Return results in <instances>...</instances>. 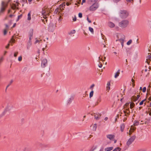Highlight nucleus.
<instances>
[{
    "label": "nucleus",
    "instance_id": "nucleus-1",
    "mask_svg": "<svg viewBox=\"0 0 151 151\" xmlns=\"http://www.w3.org/2000/svg\"><path fill=\"white\" fill-rule=\"evenodd\" d=\"M117 37L118 39L116 40V41L119 42L121 43L123 48L124 46V42L125 39V36L122 34H118L117 35Z\"/></svg>",
    "mask_w": 151,
    "mask_h": 151
},
{
    "label": "nucleus",
    "instance_id": "nucleus-2",
    "mask_svg": "<svg viewBox=\"0 0 151 151\" xmlns=\"http://www.w3.org/2000/svg\"><path fill=\"white\" fill-rule=\"evenodd\" d=\"M118 14L119 17L121 18L125 19L128 16L129 13L127 11L122 10L119 12Z\"/></svg>",
    "mask_w": 151,
    "mask_h": 151
},
{
    "label": "nucleus",
    "instance_id": "nucleus-3",
    "mask_svg": "<svg viewBox=\"0 0 151 151\" xmlns=\"http://www.w3.org/2000/svg\"><path fill=\"white\" fill-rule=\"evenodd\" d=\"M49 9L45 6H44L42 9V14L43 16V17L46 19L45 21L46 22L47 21V19H46V18H47V16L49 14Z\"/></svg>",
    "mask_w": 151,
    "mask_h": 151
},
{
    "label": "nucleus",
    "instance_id": "nucleus-4",
    "mask_svg": "<svg viewBox=\"0 0 151 151\" xmlns=\"http://www.w3.org/2000/svg\"><path fill=\"white\" fill-rule=\"evenodd\" d=\"M129 24V21L127 20H124L119 23V26L122 28H124L127 26Z\"/></svg>",
    "mask_w": 151,
    "mask_h": 151
},
{
    "label": "nucleus",
    "instance_id": "nucleus-5",
    "mask_svg": "<svg viewBox=\"0 0 151 151\" xmlns=\"http://www.w3.org/2000/svg\"><path fill=\"white\" fill-rule=\"evenodd\" d=\"M8 3L2 1L1 4V7L0 11V15L3 13L5 10L6 7L7 6Z\"/></svg>",
    "mask_w": 151,
    "mask_h": 151
},
{
    "label": "nucleus",
    "instance_id": "nucleus-6",
    "mask_svg": "<svg viewBox=\"0 0 151 151\" xmlns=\"http://www.w3.org/2000/svg\"><path fill=\"white\" fill-rule=\"evenodd\" d=\"M98 7L99 5L98 3H93L90 7L89 10L91 11H94Z\"/></svg>",
    "mask_w": 151,
    "mask_h": 151
},
{
    "label": "nucleus",
    "instance_id": "nucleus-7",
    "mask_svg": "<svg viewBox=\"0 0 151 151\" xmlns=\"http://www.w3.org/2000/svg\"><path fill=\"white\" fill-rule=\"evenodd\" d=\"M136 137L133 136L131 137L127 142V145L128 146H129L134 141Z\"/></svg>",
    "mask_w": 151,
    "mask_h": 151
},
{
    "label": "nucleus",
    "instance_id": "nucleus-8",
    "mask_svg": "<svg viewBox=\"0 0 151 151\" xmlns=\"http://www.w3.org/2000/svg\"><path fill=\"white\" fill-rule=\"evenodd\" d=\"M13 106L10 104H8L4 110L6 112L9 111H11L13 108Z\"/></svg>",
    "mask_w": 151,
    "mask_h": 151
},
{
    "label": "nucleus",
    "instance_id": "nucleus-9",
    "mask_svg": "<svg viewBox=\"0 0 151 151\" xmlns=\"http://www.w3.org/2000/svg\"><path fill=\"white\" fill-rule=\"evenodd\" d=\"M33 34V29H31L30 30L29 33V40L28 41H31V39L32 38V36Z\"/></svg>",
    "mask_w": 151,
    "mask_h": 151
},
{
    "label": "nucleus",
    "instance_id": "nucleus-10",
    "mask_svg": "<svg viewBox=\"0 0 151 151\" xmlns=\"http://www.w3.org/2000/svg\"><path fill=\"white\" fill-rule=\"evenodd\" d=\"M47 60L46 59H44L43 60L42 62L41 66L43 68H44L45 67L46 65L47 64Z\"/></svg>",
    "mask_w": 151,
    "mask_h": 151
},
{
    "label": "nucleus",
    "instance_id": "nucleus-11",
    "mask_svg": "<svg viewBox=\"0 0 151 151\" xmlns=\"http://www.w3.org/2000/svg\"><path fill=\"white\" fill-rule=\"evenodd\" d=\"M106 137L111 140H113L115 136L114 134H109L106 135Z\"/></svg>",
    "mask_w": 151,
    "mask_h": 151
},
{
    "label": "nucleus",
    "instance_id": "nucleus-12",
    "mask_svg": "<svg viewBox=\"0 0 151 151\" xmlns=\"http://www.w3.org/2000/svg\"><path fill=\"white\" fill-rule=\"evenodd\" d=\"M73 99V96H70L67 100V104H69L71 103Z\"/></svg>",
    "mask_w": 151,
    "mask_h": 151
},
{
    "label": "nucleus",
    "instance_id": "nucleus-13",
    "mask_svg": "<svg viewBox=\"0 0 151 151\" xmlns=\"http://www.w3.org/2000/svg\"><path fill=\"white\" fill-rule=\"evenodd\" d=\"M101 116V114L98 113L96 114H94V116L96 119H99Z\"/></svg>",
    "mask_w": 151,
    "mask_h": 151
},
{
    "label": "nucleus",
    "instance_id": "nucleus-14",
    "mask_svg": "<svg viewBox=\"0 0 151 151\" xmlns=\"http://www.w3.org/2000/svg\"><path fill=\"white\" fill-rule=\"evenodd\" d=\"M124 113L125 114V116H127L130 114V111L129 110V109H126L125 111H124Z\"/></svg>",
    "mask_w": 151,
    "mask_h": 151
},
{
    "label": "nucleus",
    "instance_id": "nucleus-15",
    "mask_svg": "<svg viewBox=\"0 0 151 151\" xmlns=\"http://www.w3.org/2000/svg\"><path fill=\"white\" fill-rule=\"evenodd\" d=\"M101 98L100 96H99L97 99V101L95 102V106H97L99 104V103L101 101Z\"/></svg>",
    "mask_w": 151,
    "mask_h": 151
},
{
    "label": "nucleus",
    "instance_id": "nucleus-16",
    "mask_svg": "<svg viewBox=\"0 0 151 151\" xmlns=\"http://www.w3.org/2000/svg\"><path fill=\"white\" fill-rule=\"evenodd\" d=\"M32 45V42L28 41L27 45V50L29 49Z\"/></svg>",
    "mask_w": 151,
    "mask_h": 151
},
{
    "label": "nucleus",
    "instance_id": "nucleus-17",
    "mask_svg": "<svg viewBox=\"0 0 151 151\" xmlns=\"http://www.w3.org/2000/svg\"><path fill=\"white\" fill-rule=\"evenodd\" d=\"M108 25L110 28H113L115 26L114 24L111 22H109L108 23Z\"/></svg>",
    "mask_w": 151,
    "mask_h": 151
},
{
    "label": "nucleus",
    "instance_id": "nucleus-18",
    "mask_svg": "<svg viewBox=\"0 0 151 151\" xmlns=\"http://www.w3.org/2000/svg\"><path fill=\"white\" fill-rule=\"evenodd\" d=\"M97 127V125L96 124H94L92 126V129L94 131H95Z\"/></svg>",
    "mask_w": 151,
    "mask_h": 151
},
{
    "label": "nucleus",
    "instance_id": "nucleus-19",
    "mask_svg": "<svg viewBox=\"0 0 151 151\" xmlns=\"http://www.w3.org/2000/svg\"><path fill=\"white\" fill-rule=\"evenodd\" d=\"M11 7L12 9L14 10L17 8V6L15 4H13L11 5Z\"/></svg>",
    "mask_w": 151,
    "mask_h": 151
},
{
    "label": "nucleus",
    "instance_id": "nucleus-20",
    "mask_svg": "<svg viewBox=\"0 0 151 151\" xmlns=\"http://www.w3.org/2000/svg\"><path fill=\"white\" fill-rule=\"evenodd\" d=\"M131 99L134 101H136L138 100V99L137 98L136 96H132Z\"/></svg>",
    "mask_w": 151,
    "mask_h": 151
},
{
    "label": "nucleus",
    "instance_id": "nucleus-21",
    "mask_svg": "<svg viewBox=\"0 0 151 151\" xmlns=\"http://www.w3.org/2000/svg\"><path fill=\"white\" fill-rule=\"evenodd\" d=\"M23 151H32V150L30 148L26 147L24 148Z\"/></svg>",
    "mask_w": 151,
    "mask_h": 151
},
{
    "label": "nucleus",
    "instance_id": "nucleus-22",
    "mask_svg": "<svg viewBox=\"0 0 151 151\" xmlns=\"http://www.w3.org/2000/svg\"><path fill=\"white\" fill-rule=\"evenodd\" d=\"M113 148L112 147H107L105 149V151H110L112 150L113 149Z\"/></svg>",
    "mask_w": 151,
    "mask_h": 151
},
{
    "label": "nucleus",
    "instance_id": "nucleus-23",
    "mask_svg": "<svg viewBox=\"0 0 151 151\" xmlns=\"http://www.w3.org/2000/svg\"><path fill=\"white\" fill-rule=\"evenodd\" d=\"M120 73V70H118L117 72L115 73L114 77L115 78H116L118 76H119V75Z\"/></svg>",
    "mask_w": 151,
    "mask_h": 151
},
{
    "label": "nucleus",
    "instance_id": "nucleus-24",
    "mask_svg": "<svg viewBox=\"0 0 151 151\" xmlns=\"http://www.w3.org/2000/svg\"><path fill=\"white\" fill-rule=\"evenodd\" d=\"M31 19V12H30L27 15V19L28 20H30Z\"/></svg>",
    "mask_w": 151,
    "mask_h": 151
},
{
    "label": "nucleus",
    "instance_id": "nucleus-25",
    "mask_svg": "<svg viewBox=\"0 0 151 151\" xmlns=\"http://www.w3.org/2000/svg\"><path fill=\"white\" fill-rule=\"evenodd\" d=\"M76 32V31L75 30H71L70 32H69L68 34L69 35H71L73 34H74Z\"/></svg>",
    "mask_w": 151,
    "mask_h": 151
},
{
    "label": "nucleus",
    "instance_id": "nucleus-26",
    "mask_svg": "<svg viewBox=\"0 0 151 151\" xmlns=\"http://www.w3.org/2000/svg\"><path fill=\"white\" fill-rule=\"evenodd\" d=\"M124 127L125 126L124 124H122L121 125V130L122 132L123 131Z\"/></svg>",
    "mask_w": 151,
    "mask_h": 151
},
{
    "label": "nucleus",
    "instance_id": "nucleus-27",
    "mask_svg": "<svg viewBox=\"0 0 151 151\" xmlns=\"http://www.w3.org/2000/svg\"><path fill=\"white\" fill-rule=\"evenodd\" d=\"M98 0H88L89 2H91L92 3H97V1Z\"/></svg>",
    "mask_w": 151,
    "mask_h": 151
},
{
    "label": "nucleus",
    "instance_id": "nucleus-28",
    "mask_svg": "<svg viewBox=\"0 0 151 151\" xmlns=\"http://www.w3.org/2000/svg\"><path fill=\"white\" fill-rule=\"evenodd\" d=\"M93 91H92L89 94V97L90 98H91V97H92L93 95Z\"/></svg>",
    "mask_w": 151,
    "mask_h": 151
},
{
    "label": "nucleus",
    "instance_id": "nucleus-29",
    "mask_svg": "<svg viewBox=\"0 0 151 151\" xmlns=\"http://www.w3.org/2000/svg\"><path fill=\"white\" fill-rule=\"evenodd\" d=\"M89 30L91 32V33L93 34L94 33L93 29V28L89 27Z\"/></svg>",
    "mask_w": 151,
    "mask_h": 151
},
{
    "label": "nucleus",
    "instance_id": "nucleus-30",
    "mask_svg": "<svg viewBox=\"0 0 151 151\" xmlns=\"http://www.w3.org/2000/svg\"><path fill=\"white\" fill-rule=\"evenodd\" d=\"M118 150L119 151H121V149L119 147H117L115 148L114 150H113V151H117Z\"/></svg>",
    "mask_w": 151,
    "mask_h": 151
},
{
    "label": "nucleus",
    "instance_id": "nucleus-31",
    "mask_svg": "<svg viewBox=\"0 0 151 151\" xmlns=\"http://www.w3.org/2000/svg\"><path fill=\"white\" fill-rule=\"evenodd\" d=\"M134 106V104L133 103H130V106L131 109Z\"/></svg>",
    "mask_w": 151,
    "mask_h": 151
},
{
    "label": "nucleus",
    "instance_id": "nucleus-32",
    "mask_svg": "<svg viewBox=\"0 0 151 151\" xmlns=\"http://www.w3.org/2000/svg\"><path fill=\"white\" fill-rule=\"evenodd\" d=\"M35 39L36 40L34 42V44H37V43H39L40 42L42 41L41 40H37V38H36Z\"/></svg>",
    "mask_w": 151,
    "mask_h": 151
},
{
    "label": "nucleus",
    "instance_id": "nucleus-33",
    "mask_svg": "<svg viewBox=\"0 0 151 151\" xmlns=\"http://www.w3.org/2000/svg\"><path fill=\"white\" fill-rule=\"evenodd\" d=\"M139 122L138 121H134V125L135 126H137L139 124Z\"/></svg>",
    "mask_w": 151,
    "mask_h": 151
},
{
    "label": "nucleus",
    "instance_id": "nucleus-34",
    "mask_svg": "<svg viewBox=\"0 0 151 151\" xmlns=\"http://www.w3.org/2000/svg\"><path fill=\"white\" fill-rule=\"evenodd\" d=\"M151 59V54L148 55L147 57V60H150Z\"/></svg>",
    "mask_w": 151,
    "mask_h": 151
},
{
    "label": "nucleus",
    "instance_id": "nucleus-35",
    "mask_svg": "<svg viewBox=\"0 0 151 151\" xmlns=\"http://www.w3.org/2000/svg\"><path fill=\"white\" fill-rule=\"evenodd\" d=\"M132 41L131 40H129L127 43V45H129L132 42Z\"/></svg>",
    "mask_w": 151,
    "mask_h": 151
},
{
    "label": "nucleus",
    "instance_id": "nucleus-36",
    "mask_svg": "<svg viewBox=\"0 0 151 151\" xmlns=\"http://www.w3.org/2000/svg\"><path fill=\"white\" fill-rule=\"evenodd\" d=\"M13 80H11L9 83V84H8V86H7L6 87V89H7V88L10 85H11V84L13 83Z\"/></svg>",
    "mask_w": 151,
    "mask_h": 151
},
{
    "label": "nucleus",
    "instance_id": "nucleus-37",
    "mask_svg": "<svg viewBox=\"0 0 151 151\" xmlns=\"http://www.w3.org/2000/svg\"><path fill=\"white\" fill-rule=\"evenodd\" d=\"M6 111H4L0 115V117H2V116H4L5 114V113H6Z\"/></svg>",
    "mask_w": 151,
    "mask_h": 151
},
{
    "label": "nucleus",
    "instance_id": "nucleus-38",
    "mask_svg": "<svg viewBox=\"0 0 151 151\" xmlns=\"http://www.w3.org/2000/svg\"><path fill=\"white\" fill-rule=\"evenodd\" d=\"M145 100H146V99H144L143 100H142L141 101L139 104V105H142L143 104L144 102L145 101Z\"/></svg>",
    "mask_w": 151,
    "mask_h": 151
},
{
    "label": "nucleus",
    "instance_id": "nucleus-39",
    "mask_svg": "<svg viewBox=\"0 0 151 151\" xmlns=\"http://www.w3.org/2000/svg\"><path fill=\"white\" fill-rule=\"evenodd\" d=\"M22 17V15H20L18 16L17 19L16 20V21L17 22L19 20V19L20 18H21Z\"/></svg>",
    "mask_w": 151,
    "mask_h": 151
},
{
    "label": "nucleus",
    "instance_id": "nucleus-40",
    "mask_svg": "<svg viewBox=\"0 0 151 151\" xmlns=\"http://www.w3.org/2000/svg\"><path fill=\"white\" fill-rule=\"evenodd\" d=\"M146 87H143V89H142V91L144 93V92H145V91H146Z\"/></svg>",
    "mask_w": 151,
    "mask_h": 151
},
{
    "label": "nucleus",
    "instance_id": "nucleus-41",
    "mask_svg": "<svg viewBox=\"0 0 151 151\" xmlns=\"http://www.w3.org/2000/svg\"><path fill=\"white\" fill-rule=\"evenodd\" d=\"M78 17L80 18H81L82 17V14L81 13H80L78 14Z\"/></svg>",
    "mask_w": 151,
    "mask_h": 151
},
{
    "label": "nucleus",
    "instance_id": "nucleus-42",
    "mask_svg": "<svg viewBox=\"0 0 151 151\" xmlns=\"http://www.w3.org/2000/svg\"><path fill=\"white\" fill-rule=\"evenodd\" d=\"M7 29H4V35H5L6 34L7 32Z\"/></svg>",
    "mask_w": 151,
    "mask_h": 151
},
{
    "label": "nucleus",
    "instance_id": "nucleus-43",
    "mask_svg": "<svg viewBox=\"0 0 151 151\" xmlns=\"http://www.w3.org/2000/svg\"><path fill=\"white\" fill-rule=\"evenodd\" d=\"M18 60L19 61H21L22 60V57L21 56H20L18 58Z\"/></svg>",
    "mask_w": 151,
    "mask_h": 151
},
{
    "label": "nucleus",
    "instance_id": "nucleus-44",
    "mask_svg": "<svg viewBox=\"0 0 151 151\" xmlns=\"http://www.w3.org/2000/svg\"><path fill=\"white\" fill-rule=\"evenodd\" d=\"M73 20L74 21H76V18L75 16L73 18Z\"/></svg>",
    "mask_w": 151,
    "mask_h": 151
},
{
    "label": "nucleus",
    "instance_id": "nucleus-45",
    "mask_svg": "<svg viewBox=\"0 0 151 151\" xmlns=\"http://www.w3.org/2000/svg\"><path fill=\"white\" fill-rule=\"evenodd\" d=\"M121 0H113V1L115 3H117Z\"/></svg>",
    "mask_w": 151,
    "mask_h": 151
},
{
    "label": "nucleus",
    "instance_id": "nucleus-46",
    "mask_svg": "<svg viewBox=\"0 0 151 151\" xmlns=\"http://www.w3.org/2000/svg\"><path fill=\"white\" fill-rule=\"evenodd\" d=\"M15 41V40L13 38H12L10 42L14 43Z\"/></svg>",
    "mask_w": 151,
    "mask_h": 151
},
{
    "label": "nucleus",
    "instance_id": "nucleus-47",
    "mask_svg": "<svg viewBox=\"0 0 151 151\" xmlns=\"http://www.w3.org/2000/svg\"><path fill=\"white\" fill-rule=\"evenodd\" d=\"M87 21H88V22L89 23H91V20H89L88 17H87Z\"/></svg>",
    "mask_w": 151,
    "mask_h": 151
},
{
    "label": "nucleus",
    "instance_id": "nucleus-48",
    "mask_svg": "<svg viewBox=\"0 0 151 151\" xmlns=\"http://www.w3.org/2000/svg\"><path fill=\"white\" fill-rule=\"evenodd\" d=\"M18 53V52H16L14 54V56L15 57H17V56Z\"/></svg>",
    "mask_w": 151,
    "mask_h": 151
},
{
    "label": "nucleus",
    "instance_id": "nucleus-49",
    "mask_svg": "<svg viewBox=\"0 0 151 151\" xmlns=\"http://www.w3.org/2000/svg\"><path fill=\"white\" fill-rule=\"evenodd\" d=\"M99 67L100 68H101L102 66V65L101 63H99V65H98Z\"/></svg>",
    "mask_w": 151,
    "mask_h": 151
},
{
    "label": "nucleus",
    "instance_id": "nucleus-50",
    "mask_svg": "<svg viewBox=\"0 0 151 151\" xmlns=\"http://www.w3.org/2000/svg\"><path fill=\"white\" fill-rule=\"evenodd\" d=\"M110 82H108L107 84V86H110Z\"/></svg>",
    "mask_w": 151,
    "mask_h": 151
},
{
    "label": "nucleus",
    "instance_id": "nucleus-51",
    "mask_svg": "<svg viewBox=\"0 0 151 151\" xmlns=\"http://www.w3.org/2000/svg\"><path fill=\"white\" fill-rule=\"evenodd\" d=\"M94 84H93L92 85H91V86L90 87V88L91 89H92V88H93V87H94Z\"/></svg>",
    "mask_w": 151,
    "mask_h": 151
},
{
    "label": "nucleus",
    "instance_id": "nucleus-52",
    "mask_svg": "<svg viewBox=\"0 0 151 151\" xmlns=\"http://www.w3.org/2000/svg\"><path fill=\"white\" fill-rule=\"evenodd\" d=\"M106 88H107V90H109L110 89V86H106Z\"/></svg>",
    "mask_w": 151,
    "mask_h": 151
},
{
    "label": "nucleus",
    "instance_id": "nucleus-53",
    "mask_svg": "<svg viewBox=\"0 0 151 151\" xmlns=\"http://www.w3.org/2000/svg\"><path fill=\"white\" fill-rule=\"evenodd\" d=\"M128 2H131L133 1V0H126Z\"/></svg>",
    "mask_w": 151,
    "mask_h": 151
},
{
    "label": "nucleus",
    "instance_id": "nucleus-54",
    "mask_svg": "<svg viewBox=\"0 0 151 151\" xmlns=\"http://www.w3.org/2000/svg\"><path fill=\"white\" fill-rule=\"evenodd\" d=\"M6 28L5 29H7L9 28V27H8V25L7 24H6Z\"/></svg>",
    "mask_w": 151,
    "mask_h": 151
},
{
    "label": "nucleus",
    "instance_id": "nucleus-55",
    "mask_svg": "<svg viewBox=\"0 0 151 151\" xmlns=\"http://www.w3.org/2000/svg\"><path fill=\"white\" fill-rule=\"evenodd\" d=\"M70 4V3L69 2H67L66 3V5L68 6H69Z\"/></svg>",
    "mask_w": 151,
    "mask_h": 151
},
{
    "label": "nucleus",
    "instance_id": "nucleus-56",
    "mask_svg": "<svg viewBox=\"0 0 151 151\" xmlns=\"http://www.w3.org/2000/svg\"><path fill=\"white\" fill-rule=\"evenodd\" d=\"M61 17V16H60L59 17V18L58 19V21L59 22H61V19H60V18Z\"/></svg>",
    "mask_w": 151,
    "mask_h": 151
},
{
    "label": "nucleus",
    "instance_id": "nucleus-57",
    "mask_svg": "<svg viewBox=\"0 0 151 151\" xmlns=\"http://www.w3.org/2000/svg\"><path fill=\"white\" fill-rule=\"evenodd\" d=\"M85 2H86V0H82L81 4H83V3H85Z\"/></svg>",
    "mask_w": 151,
    "mask_h": 151
},
{
    "label": "nucleus",
    "instance_id": "nucleus-58",
    "mask_svg": "<svg viewBox=\"0 0 151 151\" xmlns=\"http://www.w3.org/2000/svg\"><path fill=\"white\" fill-rule=\"evenodd\" d=\"M140 95H137V96H136L137 98V99H138L139 98V97H140Z\"/></svg>",
    "mask_w": 151,
    "mask_h": 151
},
{
    "label": "nucleus",
    "instance_id": "nucleus-59",
    "mask_svg": "<svg viewBox=\"0 0 151 151\" xmlns=\"http://www.w3.org/2000/svg\"><path fill=\"white\" fill-rule=\"evenodd\" d=\"M129 103H127L125 104V105H126V106H127L129 105Z\"/></svg>",
    "mask_w": 151,
    "mask_h": 151
},
{
    "label": "nucleus",
    "instance_id": "nucleus-60",
    "mask_svg": "<svg viewBox=\"0 0 151 151\" xmlns=\"http://www.w3.org/2000/svg\"><path fill=\"white\" fill-rule=\"evenodd\" d=\"M14 15L13 14H10L9 15V17H12V16H14Z\"/></svg>",
    "mask_w": 151,
    "mask_h": 151
},
{
    "label": "nucleus",
    "instance_id": "nucleus-61",
    "mask_svg": "<svg viewBox=\"0 0 151 151\" xmlns=\"http://www.w3.org/2000/svg\"><path fill=\"white\" fill-rule=\"evenodd\" d=\"M9 44H8V45L6 46V48H8L9 47Z\"/></svg>",
    "mask_w": 151,
    "mask_h": 151
},
{
    "label": "nucleus",
    "instance_id": "nucleus-62",
    "mask_svg": "<svg viewBox=\"0 0 151 151\" xmlns=\"http://www.w3.org/2000/svg\"><path fill=\"white\" fill-rule=\"evenodd\" d=\"M99 60H102H102L104 61V60H103V59L102 58H101L100 57H99Z\"/></svg>",
    "mask_w": 151,
    "mask_h": 151
},
{
    "label": "nucleus",
    "instance_id": "nucleus-63",
    "mask_svg": "<svg viewBox=\"0 0 151 151\" xmlns=\"http://www.w3.org/2000/svg\"><path fill=\"white\" fill-rule=\"evenodd\" d=\"M108 119V117H105V119H104V120H105V121H106V120H107Z\"/></svg>",
    "mask_w": 151,
    "mask_h": 151
},
{
    "label": "nucleus",
    "instance_id": "nucleus-64",
    "mask_svg": "<svg viewBox=\"0 0 151 151\" xmlns=\"http://www.w3.org/2000/svg\"><path fill=\"white\" fill-rule=\"evenodd\" d=\"M7 16H6L4 18V20H6L7 19Z\"/></svg>",
    "mask_w": 151,
    "mask_h": 151
}]
</instances>
